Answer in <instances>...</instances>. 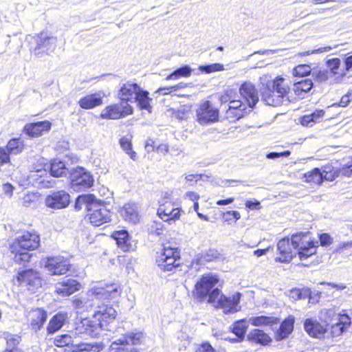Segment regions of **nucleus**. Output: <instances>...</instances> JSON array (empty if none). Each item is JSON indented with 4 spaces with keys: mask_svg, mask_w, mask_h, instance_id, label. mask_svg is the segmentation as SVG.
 I'll return each instance as SVG.
<instances>
[{
    "mask_svg": "<svg viewBox=\"0 0 352 352\" xmlns=\"http://www.w3.org/2000/svg\"><path fill=\"white\" fill-rule=\"evenodd\" d=\"M140 89V87L137 83L127 82L120 87L118 97L120 100H126L131 103L135 102L136 95Z\"/></svg>",
    "mask_w": 352,
    "mask_h": 352,
    "instance_id": "4be33fe9",
    "label": "nucleus"
},
{
    "mask_svg": "<svg viewBox=\"0 0 352 352\" xmlns=\"http://www.w3.org/2000/svg\"><path fill=\"white\" fill-rule=\"evenodd\" d=\"M305 181L310 184H320L322 182V175L319 168H315L304 174Z\"/></svg>",
    "mask_w": 352,
    "mask_h": 352,
    "instance_id": "58836bf2",
    "label": "nucleus"
},
{
    "mask_svg": "<svg viewBox=\"0 0 352 352\" xmlns=\"http://www.w3.org/2000/svg\"><path fill=\"white\" fill-rule=\"evenodd\" d=\"M247 105L246 103L234 98L229 102L228 107L233 109L241 110V111H246Z\"/></svg>",
    "mask_w": 352,
    "mask_h": 352,
    "instance_id": "bf43d9fd",
    "label": "nucleus"
},
{
    "mask_svg": "<svg viewBox=\"0 0 352 352\" xmlns=\"http://www.w3.org/2000/svg\"><path fill=\"white\" fill-rule=\"evenodd\" d=\"M120 214L126 221L135 224L140 220L139 206L135 203L125 204L120 210Z\"/></svg>",
    "mask_w": 352,
    "mask_h": 352,
    "instance_id": "5701e85b",
    "label": "nucleus"
},
{
    "mask_svg": "<svg viewBox=\"0 0 352 352\" xmlns=\"http://www.w3.org/2000/svg\"><path fill=\"white\" fill-rule=\"evenodd\" d=\"M148 91H144L140 88V91L136 95L135 102L138 103V106L141 109H145L148 112H151L152 107L150 102L152 99L148 97Z\"/></svg>",
    "mask_w": 352,
    "mask_h": 352,
    "instance_id": "c9c22d12",
    "label": "nucleus"
},
{
    "mask_svg": "<svg viewBox=\"0 0 352 352\" xmlns=\"http://www.w3.org/2000/svg\"><path fill=\"white\" fill-rule=\"evenodd\" d=\"M120 144L123 151L130 156L133 160H136V153L132 150V144L129 138L122 137L120 139Z\"/></svg>",
    "mask_w": 352,
    "mask_h": 352,
    "instance_id": "c03bdc74",
    "label": "nucleus"
},
{
    "mask_svg": "<svg viewBox=\"0 0 352 352\" xmlns=\"http://www.w3.org/2000/svg\"><path fill=\"white\" fill-rule=\"evenodd\" d=\"M313 86L311 80L305 79L294 82L292 89L298 99H302L311 90Z\"/></svg>",
    "mask_w": 352,
    "mask_h": 352,
    "instance_id": "bb28decb",
    "label": "nucleus"
},
{
    "mask_svg": "<svg viewBox=\"0 0 352 352\" xmlns=\"http://www.w3.org/2000/svg\"><path fill=\"white\" fill-rule=\"evenodd\" d=\"M68 318L67 314L63 312H59L52 317L47 327L49 333H54L59 330L65 324Z\"/></svg>",
    "mask_w": 352,
    "mask_h": 352,
    "instance_id": "c756f323",
    "label": "nucleus"
},
{
    "mask_svg": "<svg viewBox=\"0 0 352 352\" xmlns=\"http://www.w3.org/2000/svg\"><path fill=\"white\" fill-rule=\"evenodd\" d=\"M218 282L219 278L215 274H207L203 275L195 285V296L200 301L204 300L207 297H209L214 289L213 287Z\"/></svg>",
    "mask_w": 352,
    "mask_h": 352,
    "instance_id": "9d476101",
    "label": "nucleus"
},
{
    "mask_svg": "<svg viewBox=\"0 0 352 352\" xmlns=\"http://www.w3.org/2000/svg\"><path fill=\"white\" fill-rule=\"evenodd\" d=\"M37 195L34 193H28L22 198V205L26 208L31 207L36 204Z\"/></svg>",
    "mask_w": 352,
    "mask_h": 352,
    "instance_id": "6e6d98bb",
    "label": "nucleus"
},
{
    "mask_svg": "<svg viewBox=\"0 0 352 352\" xmlns=\"http://www.w3.org/2000/svg\"><path fill=\"white\" fill-rule=\"evenodd\" d=\"M321 174L322 175V181H333L336 177H338V170L332 167H325V168L321 171Z\"/></svg>",
    "mask_w": 352,
    "mask_h": 352,
    "instance_id": "603ef678",
    "label": "nucleus"
},
{
    "mask_svg": "<svg viewBox=\"0 0 352 352\" xmlns=\"http://www.w3.org/2000/svg\"><path fill=\"white\" fill-rule=\"evenodd\" d=\"M84 204L87 210L90 223L100 226L111 221L112 212L107 208L104 201L91 194L80 195L76 199V208Z\"/></svg>",
    "mask_w": 352,
    "mask_h": 352,
    "instance_id": "f03ea898",
    "label": "nucleus"
},
{
    "mask_svg": "<svg viewBox=\"0 0 352 352\" xmlns=\"http://www.w3.org/2000/svg\"><path fill=\"white\" fill-rule=\"evenodd\" d=\"M100 118L107 120H118L124 118L119 105L117 104H111L103 109L100 115Z\"/></svg>",
    "mask_w": 352,
    "mask_h": 352,
    "instance_id": "473e14b6",
    "label": "nucleus"
},
{
    "mask_svg": "<svg viewBox=\"0 0 352 352\" xmlns=\"http://www.w3.org/2000/svg\"><path fill=\"white\" fill-rule=\"evenodd\" d=\"M239 93L250 108H253L258 101L257 89L250 82H245L241 85Z\"/></svg>",
    "mask_w": 352,
    "mask_h": 352,
    "instance_id": "aec40b11",
    "label": "nucleus"
},
{
    "mask_svg": "<svg viewBox=\"0 0 352 352\" xmlns=\"http://www.w3.org/2000/svg\"><path fill=\"white\" fill-rule=\"evenodd\" d=\"M324 115L323 110H317L311 114L304 116L301 123L302 125L308 126L311 122H318Z\"/></svg>",
    "mask_w": 352,
    "mask_h": 352,
    "instance_id": "a18cd8bd",
    "label": "nucleus"
},
{
    "mask_svg": "<svg viewBox=\"0 0 352 352\" xmlns=\"http://www.w3.org/2000/svg\"><path fill=\"white\" fill-rule=\"evenodd\" d=\"M197 118L201 125L214 123L218 120L219 109L210 101H205L197 109Z\"/></svg>",
    "mask_w": 352,
    "mask_h": 352,
    "instance_id": "ddd939ff",
    "label": "nucleus"
},
{
    "mask_svg": "<svg viewBox=\"0 0 352 352\" xmlns=\"http://www.w3.org/2000/svg\"><path fill=\"white\" fill-rule=\"evenodd\" d=\"M248 327V323L245 319L239 320L233 324L232 332L237 336L234 338L233 342H241L243 340L246 330Z\"/></svg>",
    "mask_w": 352,
    "mask_h": 352,
    "instance_id": "e433bc0d",
    "label": "nucleus"
},
{
    "mask_svg": "<svg viewBox=\"0 0 352 352\" xmlns=\"http://www.w3.org/2000/svg\"><path fill=\"white\" fill-rule=\"evenodd\" d=\"M340 65V60L339 58H331L327 60V67L331 71L332 73L336 74Z\"/></svg>",
    "mask_w": 352,
    "mask_h": 352,
    "instance_id": "052dcab7",
    "label": "nucleus"
},
{
    "mask_svg": "<svg viewBox=\"0 0 352 352\" xmlns=\"http://www.w3.org/2000/svg\"><path fill=\"white\" fill-rule=\"evenodd\" d=\"M294 323V318L292 316H289L285 319L276 333V340H280L287 338L293 331Z\"/></svg>",
    "mask_w": 352,
    "mask_h": 352,
    "instance_id": "2f4dec72",
    "label": "nucleus"
},
{
    "mask_svg": "<svg viewBox=\"0 0 352 352\" xmlns=\"http://www.w3.org/2000/svg\"><path fill=\"white\" fill-rule=\"evenodd\" d=\"M199 69L202 72L210 74L214 72L223 71L225 69L223 64L212 63L210 65L199 66Z\"/></svg>",
    "mask_w": 352,
    "mask_h": 352,
    "instance_id": "09e8293b",
    "label": "nucleus"
},
{
    "mask_svg": "<svg viewBox=\"0 0 352 352\" xmlns=\"http://www.w3.org/2000/svg\"><path fill=\"white\" fill-rule=\"evenodd\" d=\"M260 82L261 99L266 104L279 106L291 101L289 96L291 89L286 78L264 74L260 77Z\"/></svg>",
    "mask_w": 352,
    "mask_h": 352,
    "instance_id": "f257e3e1",
    "label": "nucleus"
},
{
    "mask_svg": "<svg viewBox=\"0 0 352 352\" xmlns=\"http://www.w3.org/2000/svg\"><path fill=\"white\" fill-rule=\"evenodd\" d=\"M72 188L74 190H85L93 185V177L83 168H77L69 173Z\"/></svg>",
    "mask_w": 352,
    "mask_h": 352,
    "instance_id": "9b49d317",
    "label": "nucleus"
},
{
    "mask_svg": "<svg viewBox=\"0 0 352 352\" xmlns=\"http://www.w3.org/2000/svg\"><path fill=\"white\" fill-rule=\"evenodd\" d=\"M124 329L121 327L117 329L116 332L120 334L122 337L117 338L116 336H114L113 338L114 340L111 344L112 350H124V346L129 344H137L140 343L143 338V334L141 332L124 333Z\"/></svg>",
    "mask_w": 352,
    "mask_h": 352,
    "instance_id": "f8f14e48",
    "label": "nucleus"
},
{
    "mask_svg": "<svg viewBox=\"0 0 352 352\" xmlns=\"http://www.w3.org/2000/svg\"><path fill=\"white\" fill-rule=\"evenodd\" d=\"M247 338L250 342L255 344H260L261 345H266L272 340L267 333L260 329H254L248 333Z\"/></svg>",
    "mask_w": 352,
    "mask_h": 352,
    "instance_id": "7c9ffc66",
    "label": "nucleus"
},
{
    "mask_svg": "<svg viewBox=\"0 0 352 352\" xmlns=\"http://www.w3.org/2000/svg\"><path fill=\"white\" fill-rule=\"evenodd\" d=\"M237 97L236 92L233 89H227L224 94L221 96L220 101L221 103L230 102Z\"/></svg>",
    "mask_w": 352,
    "mask_h": 352,
    "instance_id": "4d7b16f0",
    "label": "nucleus"
},
{
    "mask_svg": "<svg viewBox=\"0 0 352 352\" xmlns=\"http://www.w3.org/2000/svg\"><path fill=\"white\" fill-rule=\"evenodd\" d=\"M156 263L160 270L170 272L180 265V252L177 248L166 244L156 258Z\"/></svg>",
    "mask_w": 352,
    "mask_h": 352,
    "instance_id": "0eeeda50",
    "label": "nucleus"
},
{
    "mask_svg": "<svg viewBox=\"0 0 352 352\" xmlns=\"http://www.w3.org/2000/svg\"><path fill=\"white\" fill-rule=\"evenodd\" d=\"M311 69L308 65H299L293 69V75L295 76L303 77L310 74Z\"/></svg>",
    "mask_w": 352,
    "mask_h": 352,
    "instance_id": "3c124183",
    "label": "nucleus"
},
{
    "mask_svg": "<svg viewBox=\"0 0 352 352\" xmlns=\"http://www.w3.org/2000/svg\"><path fill=\"white\" fill-rule=\"evenodd\" d=\"M292 243L301 261L308 258L316 252L317 245L311 240L309 232L293 234Z\"/></svg>",
    "mask_w": 352,
    "mask_h": 352,
    "instance_id": "423d86ee",
    "label": "nucleus"
},
{
    "mask_svg": "<svg viewBox=\"0 0 352 352\" xmlns=\"http://www.w3.org/2000/svg\"><path fill=\"white\" fill-rule=\"evenodd\" d=\"M344 250H349L352 254V241L340 243L336 251L337 252H343Z\"/></svg>",
    "mask_w": 352,
    "mask_h": 352,
    "instance_id": "338daca9",
    "label": "nucleus"
},
{
    "mask_svg": "<svg viewBox=\"0 0 352 352\" xmlns=\"http://www.w3.org/2000/svg\"><path fill=\"white\" fill-rule=\"evenodd\" d=\"M241 296L239 292H236L232 297H227L219 289L214 288L209 296L208 302L213 304L216 307L221 308L225 314L236 313L241 310Z\"/></svg>",
    "mask_w": 352,
    "mask_h": 352,
    "instance_id": "39448f33",
    "label": "nucleus"
},
{
    "mask_svg": "<svg viewBox=\"0 0 352 352\" xmlns=\"http://www.w3.org/2000/svg\"><path fill=\"white\" fill-rule=\"evenodd\" d=\"M159 203L160 204L157 209V214L161 219L171 224L179 219L180 208L171 200L169 193L164 192Z\"/></svg>",
    "mask_w": 352,
    "mask_h": 352,
    "instance_id": "6e6552de",
    "label": "nucleus"
},
{
    "mask_svg": "<svg viewBox=\"0 0 352 352\" xmlns=\"http://www.w3.org/2000/svg\"><path fill=\"white\" fill-rule=\"evenodd\" d=\"M45 204L47 207L54 209H62L66 208L70 202L69 195L64 190L54 192L47 196Z\"/></svg>",
    "mask_w": 352,
    "mask_h": 352,
    "instance_id": "a211bd4d",
    "label": "nucleus"
},
{
    "mask_svg": "<svg viewBox=\"0 0 352 352\" xmlns=\"http://www.w3.org/2000/svg\"><path fill=\"white\" fill-rule=\"evenodd\" d=\"M112 237L116 241L118 247L123 251H129L132 248L129 235L126 230H122L116 231L113 233Z\"/></svg>",
    "mask_w": 352,
    "mask_h": 352,
    "instance_id": "c85d7f7f",
    "label": "nucleus"
},
{
    "mask_svg": "<svg viewBox=\"0 0 352 352\" xmlns=\"http://www.w3.org/2000/svg\"><path fill=\"white\" fill-rule=\"evenodd\" d=\"M103 349V344L100 343H78L72 347V352H99Z\"/></svg>",
    "mask_w": 352,
    "mask_h": 352,
    "instance_id": "72a5a7b5",
    "label": "nucleus"
},
{
    "mask_svg": "<svg viewBox=\"0 0 352 352\" xmlns=\"http://www.w3.org/2000/svg\"><path fill=\"white\" fill-rule=\"evenodd\" d=\"M164 230V225L160 221H153L148 228L149 233L156 236L162 234Z\"/></svg>",
    "mask_w": 352,
    "mask_h": 352,
    "instance_id": "864d4df0",
    "label": "nucleus"
},
{
    "mask_svg": "<svg viewBox=\"0 0 352 352\" xmlns=\"http://www.w3.org/2000/svg\"><path fill=\"white\" fill-rule=\"evenodd\" d=\"M50 128L51 123L48 121L29 123L24 126V132L29 136L34 138L48 131Z\"/></svg>",
    "mask_w": 352,
    "mask_h": 352,
    "instance_id": "393cba45",
    "label": "nucleus"
},
{
    "mask_svg": "<svg viewBox=\"0 0 352 352\" xmlns=\"http://www.w3.org/2000/svg\"><path fill=\"white\" fill-rule=\"evenodd\" d=\"M40 178L38 179V183L44 188H51L53 187L55 182L53 179H48V177H43L41 175H39Z\"/></svg>",
    "mask_w": 352,
    "mask_h": 352,
    "instance_id": "69168bd1",
    "label": "nucleus"
},
{
    "mask_svg": "<svg viewBox=\"0 0 352 352\" xmlns=\"http://www.w3.org/2000/svg\"><path fill=\"white\" fill-rule=\"evenodd\" d=\"M10 162V154L3 147H0V166Z\"/></svg>",
    "mask_w": 352,
    "mask_h": 352,
    "instance_id": "0e129e2a",
    "label": "nucleus"
},
{
    "mask_svg": "<svg viewBox=\"0 0 352 352\" xmlns=\"http://www.w3.org/2000/svg\"><path fill=\"white\" fill-rule=\"evenodd\" d=\"M332 49H333V47L331 46H326V47H320V48H318L316 50H314L311 51H305L303 52H300L299 54L300 56H308L311 54H322V53H324V52H328Z\"/></svg>",
    "mask_w": 352,
    "mask_h": 352,
    "instance_id": "680f3d73",
    "label": "nucleus"
},
{
    "mask_svg": "<svg viewBox=\"0 0 352 352\" xmlns=\"http://www.w3.org/2000/svg\"><path fill=\"white\" fill-rule=\"evenodd\" d=\"M192 69L188 65L177 69L170 74L166 76V80H176L180 77H188L191 75Z\"/></svg>",
    "mask_w": 352,
    "mask_h": 352,
    "instance_id": "a19ab883",
    "label": "nucleus"
},
{
    "mask_svg": "<svg viewBox=\"0 0 352 352\" xmlns=\"http://www.w3.org/2000/svg\"><path fill=\"white\" fill-rule=\"evenodd\" d=\"M196 352H215V351L209 343H204L198 346Z\"/></svg>",
    "mask_w": 352,
    "mask_h": 352,
    "instance_id": "774afa93",
    "label": "nucleus"
},
{
    "mask_svg": "<svg viewBox=\"0 0 352 352\" xmlns=\"http://www.w3.org/2000/svg\"><path fill=\"white\" fill-rule=\"evenodd\" d=\"M130 101L126 100H120L119 105V109L121 110L122 114H123L124 118L131 115L133 112V107L129 104Z\"/></svg>",
    "mask_w": 352,
    "mask_h": 352,
    "instance_id": "5fc2aeb1",
    "label": "nucleus"
},
{
    "mask_svg": "<svg viewBox=\"0 0 352 352\" xmlns=\"http://www.w3.org/2000/svg\"><path fill=\"white\" fill-rule=\"evenodd\" d=\"M277 320L278 318L275 317L260 316L256 317H251L249 319L248 322L251 323L254 326H262L275 324L276 323Z\"/></svg>",
    "mask_w": 352,
    "mask_h": 352,
    "instance_id": "ea45409f",
    "label": "nucleus"
},
{
    "mask_svg": "<svg viewBox=\"0 0 352 352\" xmlns=\"http://www.w3.org/2000/svg\"><path fill=\"white\" fill-rule=\"evenodd\" d=\"M186 86L187 85L186 83L180 82L174 86L160 87L156 91V93H158L161 95H166L179 89H184L186 87Z\"/></svg>",
    "mask_w": 352,
    "mask_h": 352,
    "instance_id": "8fccbe9b",
    "label": "nucleus"
},
{
    "mask_svg": "<svg viewBox=\"0 0 352 352\" xmlns=\"http://www.w3.org/2000/svg\"><path fill=\"white\" fill-rule=\"evenodd\" d=\"M312 77L316 81L322 82L328 78V72L326 69L323 70H314L312 72Z\"/></svg>",
    "mask_w": 352,
    "mask_h": 352,
    "instance_id": "13d9d810",
    "label": "nucleus"
},
{
    "mask_svg": "<svg viewBox=\"0 0 352 352\" xmlns=\"http://www.w3.org/2000/svg\"><path fill=\"white\" fill-rule=\"evenodd\" d=\"M246 113V111H241V110L228 107L226 111V117L230 122H233L243 118Z\"/></svg>",
    "mask_w": 352,
    "mask_h": 352,
    "instance_id": "de8ad7c7",
    "label": "nucleus"
},
{
    "mask_svg": "<svg viewBox=\"0 0 352 352\" xmlns=\"http://www.w3.org/2000/svg\"><path fill=\"white\" fill-rule=\"evenodd\" d=\"M304 327L309 336L318 338L322 337L327 331L324 326L312 319H307Z\"/></svg>",
    "mask_w": 352,
    "mask_h": 352,
    "instance_id": "cd10ccee",
    "label": "nucleus"
},
{
    "mask_svg": "<svg viewBox=\"0 0 352 352\" xmlns=\"http://www.w3.org/2000/svg\"><path fill=\"white\" fill-rule=\"evenodd\" d=\"M24 148L23 141L21 138H12L7 144L6 149L10 155H18Z\"/></svg>",
    "mask_w": 352,
    "mask_h": 352,
    "instance_id": "4c0bfd02",
    "label": "nucleus"
},
{
    "mask_svg": "<svg viewBox=\"0 0 352 352\" xmlns=\"http://www.w3.org/2000/svg\"><path fill=\"white\" fill-rule=\"evenodd\" d=\"M50 173L52 176L58 177L67 176L70 172L64 162L54 159L51 162Z\"/></svg>",
    "mask_w": 352,
    "mask_h": 352,
    "instance_id": "f704fd0d",
    "label": "nucleus"
},
{
    "mask_svg": "<svg viewBox=\"0 0 352 352\" xmlns=\"http://www.w3.org/2000/svg\"><path fill=\"white\" fill-rule=\"evenodd\" d=\"M79 283L72 278H64L55 285V291L62 296H68L80 289Z\"/></svg>",
    "mask_w": 352,
    "mask_h": 352,
    "instance_id": "412c9836",
    "label": "nucleus"
},
{
    "mask_svg": "<svg viewBox=\"0 0 352 352\" xmlns=\"http://www.w3.org/2000/svg\"><path fill=\"white\" fill-rule=\"evenodd\" d=\"M279 256L276 258V261L281 263L289 262L296 256V251L294 249L292 240L284 238L280 240L277 244Z\"/></svg>",
    "mask_w": 352,
    "mask_h": 352,
    "instance_id": "6ab92c4d",
    "label": "nucleus"
},
{
    "mask_svg": "<svg viewBox=\"0 0 352 352\" xmlns=\"http://www.w3.org/2000/svg\"><path fill=\"white\" fill-rule=\"evenodd\" d=\"M117 285H107L106 288L94 287L89 289L85 296L74 298V307L80 311H87L97 305L102 299L116 298L120 294Z\"/></svg>",
    "mask_w": 352,
    "mask_h": 352,
    "instance_id": "7ed1b4c3",
    "label": "nucleus"
},
{
    "mask_svg": "<svg viewBox=\"0 0 352 352\" xmlns=\"http://www.w3.org/2000/svg\"><path fill=\"white\" fill-rule=\"evenodd\" d=\"M81 326L78 325L76 328V331L73 332V335L87 334L91 337L98 336L101 330L107 329L105 324L102 322L95 320H83L81 322Z\"/></svg>",
    "mask_w": 352,
    "mask_h": 352,
    "instance_id": "f3484780",
    "label": "nucleus"
},
{
    "mask_svg": "<svg viewBox=\"0 0 352 352\" xmlns=\"http://www.w3.org/2000/svg\"><path fill=\"white\" fill-rule=\"evenodd\" d=\"M311 292L309 289H298V288H293L289 291V297L292 299L293 300H298L300 299H305L307 297L309 298V300L311 299Z\"/></svg>",
    "mask_w": 352,
    "mask_h": 352,
    "instance_id": "79ce46f5",
    "label": "nucleus"
},
{
    "mask_svg": "<svg viewBox=\"0 0 352 352\" xmlns=\"http://www.w3.org/2000/svg\"><path fill=\"white\" fill-rule=\"evenodd\" d=\"M47 319V313L45 310L37 308L29 313L30 324L33 329H40Z\"/></svg>",
    "mask_w": 352,
    "mask_h": 352,
    "instance_id": "a878e982",
    "label": "nucleus"
},
{
    "mask_svg": "<svg viewBox=\"0 0 352 352\" xmlns=\"http://www.w3.org/2000/svg\"><path fill=\"white\" fill-rule=\"evenodd\" d=\"M4 338L6 340V349H18L17 346L21 341L20 336L6 333H4Z\"/></svg>",
    "mask_w": 352,
    "mask_h": 352,
    "instance_id": "49530a36",
    "label": "nucleus"
},
{
    "mask_svg": "<svg viewBox=\"0 0 352 352\" xmlns=\"http://www.w3.org/2000/svg\"><path fill=\"white\" fill-rule=\"evenodd\" d=\"M342 325L339 324L338 322L332 324L331 329V333L333 337H337L340 336L346 329Z\"/></svg>",
    "mask_w": 352,
    "mask_h": 352,
    "instance_id": "e2e57ef3",
    "label": "nucleus"
},
{
    "mask_svg": "<svg viewBox=\"0 0 352 352\" xmlns=\"http://www.w3.org/2000/svg\"><path fill=\"white\" fill-rule=\"evenodd\" d=\"M39 243V235L34 232H25L19 236L10 245V252L14 262L22 265L28 263L32 256L29 251L37 248Z\"/></svg>",
    "mask_w": 352,
    "mask_h": 352,
    "instance_id": "20e7f679",
    "label": "nucleus"
},
{
    "mask_svg": "<svg viewBox=\"0 0 352 352\" xmlns=\"http://www.w3.org/2000/svg\"><path fill=\"white\" fill-rule=\"evenodd\" d=\"M77 335H68V334H63L57 336L54 339V344L60 347H63L65 346L71 345L72 347H73L74 345L76 344L74 343V340L73 338V336H76Z\"/></svg>",
    "mask_w": 352,
    "mask_h": 352,
    "instance_id": "37998d69",
    "label": "nucleus"
},
{
    "mask_svg": "<svg viewBox=\"0 0 352 352\" xmlns=\"http://www.w3.org/2000/svg\"><path fill=\"white\" fill-rule=\"evenodd\" d=\"M56 46V38L41 32L36 40V46L32 52L35 56H41L43 54L53 52Z\"/></svg>",
    "mask_w": 352,
    "mask_h": 352,
    "instance_id": "2eb2a0df",
    "label": "nucleus"
},
{
    "mask_svg": "<svg viewBox=\"0 0 352 352\" xmlns=\"http://www.w3.org/2000/svg\"><path fill=\"white\" fill-rule=\"evenodd\" d=\"M114 299L115 298H112L111 300ZM105 300H110L111 299H102L97 302L96 306L94 307L97 309L94 314V318L98 322H103L107 327L110 321L115 319L117 312L111 306L101 304L102 301Z\"/></svg>",
    "mask_w": 352,
    "mask_h": 352,
    "instance_id": "dca6fc26",
    "label": "nucleus"
},
{
    "mask_svg": "<svg viewBox=\"0 0 352 352\" xmlns=\"http://www.w3.org/2000/svg\"><path fill=\"white\" fill-rule=\"evenodd\" d=\"M105 94L103 91L96 92L87 95L80 99L79 106L84 109H91L102 104V99Z\"/></svg>",
    "mask_w": 352,
    "mask_h": 352,
    "instance_id": "b1692460",
    "label": "nucleus"
},
{
    "mask_svg": "<svg viewBox=\"0 0 352 352\" xmlns=\"http://www.w3.org/2000/svg\"><path fill=\"white\" fill-rule=\"evenodd\" d=\"M16 280L22 287L34 293L42 287V278L38 272L32 269L19 272Z\"/></svg>",
    "mask_w": 352,
    "mask_h": 352,
    "instance_id": "1a4fd4ad",
    "label": "nucleus"
},
{
    "mask_svg": "<svg viewBox=\"0 0 352 352\" xmlns=\"http://www.w3.org/2000/svg\"><path fill=\"white\" fill-rule=\"evenodd\" d=\"M44 265L52 275L65 274L70 269L69 261L60 256L47 258Z\"/></svg>",
    "mask_w": 352,
    "mask_h": 352,
    "instance_id": "4468645a",
    "label": "nucleus"
}]
</instances>
